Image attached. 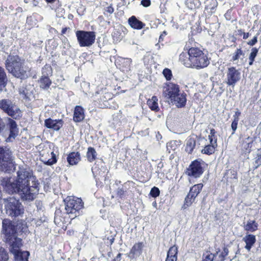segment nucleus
Listing matches in <instances>:
<instances>
[{
    "label": "nucleus",
    "mask_w": 261,
    "mask_h": 261,
    "mask_svg": "<svg viewBox=\"0 0 261 261\" xmlns=\"http://www.w3.org/2000/svg\"><path fill=\"white\" fill-rule=\"evenodd\" d=\"M1 185L8 193H19L23 199L28 200H33L39 190L38 180L34 179L30 185L28 177L22 178L19 171L16 180L12 181L10 177H4L1 181Z\"/></svg>",
    "instance_id": "f257e3e1"
},
{
    "label": "nucleus",
    "mask_w": 261,
    "mask_h": 261,
    "mask_svg": "<svg viewBox=\"0 0 261 261\" xmlns=\"http://www.w3.org/2000/svg\"><path fill=\"white\" fill-rule=\"evenodd\" d=\"M196 43L193 39H189L184 47L186 51L180 54L178 60L187 68L201 69L210 64V60L208 54L196 46Z\"/></svg>",
    "instance_id": "f03ea898"
},
{
    "label": "nucleus",
    "mask_w": 261,
    "mask_h": 261,
    "mask_svg": "<svg viewBox=\"0 0 261 261\" xmlns=\"http://www.w3.org/2000/svg\"><path fill=\"white\" fill-rule=\"evenodd\" d=\"M5 66L8 72L16 78L25 80L29 76L30 70L25 66L24 59L18 55H8Z\"/></svg>",
    "instance_id": "7ed1b4c3"
},
{
    "label": "nucleus",
    "mask_w": 261,
    "mask_h": 261,
    "mask_svg": "<svg viewBox=\"0 0 261 261\" xmlns=\"http://www.w3.org/2000/svg\"><path fill=\"white\" fill-rule=\"evenodd\" d=\"M163 94L178 108L184 107L186 104V94L180 93L179 87L173 83H166L163 88Z\"/></svg>",
    "instance_id": "20e7f679"
},
{
    "label": "nucleus",
    "mask_w": 261,
    "mask_h": 261,
    "mask_svg": "<svg viewBox=\"0 0 261 261\" xmlns=\"http://www.w3.org/2000/svg\"><path fill=\"white\" fill-rule=\"evenodd\" d=\"M64 201L66 214L69 215L71 219L80 215V211L84 208V202L81 198L67 196Z\"/></svg>",
    "instance_id": "39448f33"
},
{
    "label": "nucleus",
    "mask_w": 261,
    "mask_h": 261,
    "mask_svg": "<svg viewBox=\"0 0 261 261\" xmlns=\"http://www.w3.org/2000/svg\"><path fill=\"white\" fill-rule=\"evenodd\" d=\"M12 152L6 147H0V169L8 172L13 166Z\"/></svg>",
    "instance_id": "423d86ee"
},
{
    "label": "nucleus",
    "mask_w": 261,
    "mask_h": 261,
    "mask_svg": "<svg viewBox=\"0 0 261 261\" xmlns=\"http://www.w3.org/2000/svg\"><path fill=\"white\" fill-rule=\"evenodd\" d=\"M75 35L81 47H89L95 40V33L93 31L79 30L75 32Z\"/></svg>",
    "instance_id": "0eeeda50"
},
{
    "label": "nucleus",
    "mask_w": 261,
    "mask_h": 261,
    "mask_svg": "<svg viewBox=\"0 0 261 261\" xmlns=\"http://www.w3.org/2000/svg\"><path fill=\"white\" fill-rule=\"evenodd\" d=\"M0 109L12 118L18 120L22 116V112L18 108L14 109V106L12 104L11 101L7 99H3L0 100Z\"/></svg>",
    "instance_id": "6e6552de"
},
{
    "label": "nucleus",
    "mask_w": 261,
    "mask_h": 261,
    "mask_svg": "<svg viewBox=\"0 0 261 261\" xmlns=\"http://www.w3.org/2000/svg\"><path fill=\"white\" fill-rule=\"evenodd\" d=\"M2 231L6 241H12L17 237V225L9 219L3 220Z\"/></svg>",
    "instance_id": "1a4fd4ad"
},
{
    "label": "nucleus",
    "mask_w": 261,
    "mask_h": 261,
    "mask_svg": "<svg viewBox=\"0 0 261 261\" xmlns=\"http://www.w3.org/2000/svg\"><path fill=\"white\" fill-rule=\"evenodd\" d=\"M19 200L14 197H10L7 199L5 207L7 213L12 217H16L23 213V209Z\"/></svg>",
    "instance_id": "9d476101"
},
{
    "label": "nucleus",
    "mask_w": 261,
    "mask_h": 261,
    "mask_svg": "<svg viewBox=\"0 0 261 261\" xmlns=\"http://www.w3.org/2000/svg\"><path fill=\"white\" fill-rule=\"evenodd\" d=\"M202 162H203L201 159H196L192 161L187 168L186 174L190 177H200L204 172Z\"/></svg>",
    "instance_id": "9b49d317"
},
{
    "label": "nucleus",
    "mask_w": 261,
    "mask_h": 261,
    "mask_svg": "<svg viewBox=\"0 0 261 261\" xmlns=\"http://www.w3.org/2000/svg\"><path fill=\"white\" fill-rule=\"evenodd\" d=\"M241 75V72L236 67L231 66L228 68L226 72V84L228 86L234 87L240 80Z\"/></svg>",
    "instance_id": "f8f14e48"
},
{
    "label": "nucleus",
    "mask_w": 261,
    "mask_h": 261,
    "mask_svg": "<svg viewBox=\"0 0 261 261\" xmlns=\"http://www.w3.org/2000/svg\"><path fill=\"white\" fill-rule=\"evenodd\" d=\"M143 247L144 244L142 242L136 243L126 255L130 259H136L142 254Z\"/></svg>",
    "instance_id": "ddd939ff"
},
{
    "label": "nucleus",
    "mask_w": 261,
    "mask_h": 261,
    "mask_svg": "<svg viewBox=\"0 0 261 261\" xmlns=\"http://www.w3.org/2000/svg\"><path fill=\"white\" fill-rule=\"evenodd\" d=\"M132 60L130 58H119L115 61L117 67L124 72L130 70Z\"/></svg>",
    "instance_id": "4468645a"
},
{
    "label": "nucleus",
    "mask_w": 261,
    "mask_h": 261,
    "mask_svg": "<svg viewBox=\"0 0 261 261\" xmlns=\"http://www.w3.org/2000/svg\"><path fill=\"white\" fill-rule=\"evenodd\" d=\"M64 122L62 119H53L50 118L44 120V125L46 127L58 131L63 126Z\"/></svg>",
    "instance_id": "2eb2a0df"
},
{
    "label": "nucleus",
    "mask_w": 261,
    "mask_h": 261,
    "mask_svg": "<svg viewBox=\"0 0 261 261\" xmlns=\"http://www.w3.org/2000/svg\"><path fill=\"white\" fill-rule=\"evenodd\" d=\"M252 140L249 137L243 140L239 146V150L242 155L248 154L251 151Z\"/></svg>",
    "instance_id": "dca6fc26"
},
{
    "label": "nucleus",
    "mask_w": 261,
    "mask_h": 261,
    "mask_svg": "<svg viewBox=\"0 0 261 261\" xmlns=\"http://www.w3.org/2000/svg\"><path fill=\"white\" fill-rule=\"evenodd\" d=\"M242 241L245 243L244 248L250 251L254 246L256 239L255 235L247 233L242 239Z\"/></svg>",
    "instance_id": "f3484780"
},
{
    "label": "nucleus",
    "mask_w": 261,
    "mask_h": 261,
    "mask_svg": "<svg viewBox=\"0 0 261 261\" xmlns=\"http://www.w3.org/2000/svg\"><path fill=\"white\" fill-rule=\"evenodd\" d=\"M128 23L132 28L135 30H141L145 26V24L144 22L138 19L134 15L128 18Z\"/></svg>",
    "instance_id": "a211bd4d"
},
{
    "label": "nucleus",
    "mask_w": 261,
    "mask_h": 261,
    "mask_svg": "<svg viewBox=\"0 0 261 261\" xmlns=\"http://www.w3.org/2000/svg\"><path fill=\"white\" fill-rule=\"evenodd\" d=\"M81 160V154L79 151L71 152L67 155V161L70 166L77 165Z\"/></svg>",
    "instance_id": "6ab92c4d"
},
{
    "label": "nucleus",
    "mask_w": 261,
    "mask_h": 261,
    "mask_svg": "<svg viewBox=\"0 0 261 261\" xmlns=\"http://www.w3.org/2000/svg\"><path fill=\"white\" fill-rule=\"evenodd\" d=\"M85 118L84 110L82 107L76 106L74 108L73 120L75 122H80Z\"/></svg>",
    "instance_id": "aec40b11"
},
{
    "label": "nucleus",
    "mask_w": 261,
    "mask_h": 261,
    "mask_svg": "<svg viewBox=\"0 0 261 261\" xmlns=\"http://www.w3.org/2000/svg\"><path fill=\"white\" fill-rule=\"evenodd\" d=\"M7 242L10 244V251L13 254L15 253L16 251H19L20 248L21 246V240L18 238L17 237H15V239L12 241H6Z\"/></svg>",
    "instance_id": "412c9836"
},
{
    "label": "nucleus",
    "mask_w": 261,
    "mask_h": 261,
    "mask_svg": "<svg viewBox=\"0 0 261 261\" xmlns=\"http://www.w3.org/2000/svg\"><path fill=\"white\" fill-rule=\"evenodd\" d=\"M244 55V51L242 48H237L234 52L230 55V61L234 63H237L239 59H243Z\"/></svg>",
    "instance_id": "4be33fe9"
},
{
    "label": "nucleus",
    "mask_w": 261,
    "mask_h": 261,
    "mask_svg": "<svg viewBox=\"0 0 261 261\" xmlns=\"http://www.w3.org/2000/svg\"><path fill=\"white\" fill-rule=\"evenodd\" d=\"M178 247L176 245L170 247L167 252L165 261H177Z\"/></svg>",
    "instance_id": "5701e85b"
},
{
    "label": "nucleus",
    "mask_w": 261,
    "mask_h": 261,
    "mask_svg": "<svg viewBox=\"0 0 261 261\" xmlns=\"http://www.w3.org/2000/svg\"><path fill=\"white\" fill-rule=\"evenodd\" d=\"M8 122L10 130L9 137L15 138L18 133V128L17 127V123L11 118H9Z\"/></svg>",
    "instance_id": "b1692460"
},
{
    "label": "nucleus",
    "mask_w": 261,
    "mask_h": 261,
    "mask_svg": "<svg viewBox=\"0 0 261 261\" xmlns=\"http://www.w3.org/2000/svg\"><path fill=\"white\" fill-rule=\"evenodd\" d=\"M196 140L193 137H189L186 143L185 151L189 154H191L196 147Z\"/></svg>",
    "instance_id": "393cba45"
},
{
    "label": "nucleus",
    "mask_w": 261,
    "mask_h": 261,
    "mask_svg": "<svg viewBox=\"0 0 261 261\" xmlns=\"http://www.w3.org/2000/svg\"><path fill=\"white\" fill-rule=\"evenodd\" d=\"M14 255V261H29V257L30 255L28 251H16Z\"/></svg>",
    "instance_id": "a878e982"
},
{
    "label": "nucleus",
    "mask_w": 261,
    "mask_h": 261,
    "mask_svg": "<svg viewBox=\"0 0 261 261\" xmlns=\"http://www.w3.org/2000/svg\"><path fill=\"white\" fill-rule=\"evenodd\" d=\"M39 87L43 90H47L52 84L51 80L47 76H41L38 80Z\"/></svg>",
    "instance_id": "bb28decb"
},
{
    "label": "nucleus",
    "mask_w": 261,
    "mask_h": 261,
    "mask_svg": "<svg viewBox=\"0 0 261 261\" xmlns=\"http://www.w3.org/2000/svg\"><path fill=\"white\" fill-rule=\"evenodd\" d=\"M158 101V99L157 97L156 96H153L151 98L148 99L147 105L152 111L158 112L160 109Z\"/></svg>",
    "instance_id": "cd10ccee"
},
{
    "label": "nucleus",
    "mask_w": 261,
    "mask_h": 261,
    "mask_svg": "<svg viewBox=\"0 0 261 261\" xmlns=\"http://www.w3.org/2000/svg\"><path fill=\"white\" fill-rule=\"evenodd\" d=\"M196 198L195 196L189 192L185 198L184 204L181 207L182 209L186 210L191 206L195 202Z\"/></svg>",
    "instance_id": "c85d7f7f"
},
{
    "label": "nucleus",
    "mask_w": 261,
    "mask_h": 261,
    "mask_svg": "<svg viewBox=\"0 0 261 261\" xmlns=\"http://www.w3.org/2000/svg\"><path fill=\"white\" fill-rule=\"evenodd\" d=\"M208 3L206 5L205 10L207 11L210 15L214 13L218 6V2L216 0H208Z\"/></svg>",
    "instance_id": "c756f323"
},
{
    "label": "nucleus",
    "mask_w": 261,
    "mask_h": 261,
    "mask_svg": "<svg viewBox=\"0 0 261 261\" xmlns=\"http://www.w3.org/2000/svg\"><path fill=\"white\" fill-rule=\"evenodd\" d=\"M65 215H67L65 213H63L60 208L57 209L55 213L54 221L56 223H59L60 222L65 223Z\"/></svg>",
    "instance_id": "7c9ffc66"
},
{
    "label": "nucleus",
    "mask_w": 261,
    "mask_h": 261,
    "mask_svg": "<svg viewBox=\"0 0 261 261\" xmlns=\"http://www.w3.org/2000/svg\"><path fill=\"white\" fill-rule=\"evenodd\" d=\"M65 215H67L65 213H63L60 208L57 209L55 213L54 221L56 223H59L60 222L65 223Z\"/></svg>",
    "instance_id": "2f4dec72"
},
{
    "label": "nucleus",
    "mask_w": 261,
    "mask_h": 261,
    "mask_svg": "<svg viewBox=\"0 0 261 261\" xmlns=\"http://www.w3.org/2000/svg\"><path fill=\"white\" fill-rule=\"evenodd\" d=\"M244 230L247 232H253L258 228V224L255 220H249L244 226Z\"/></svg>",
    "instance_id": "473e14b6"
},
{
    "label": "nucleus",
    "mask_w": 261,
    "mask_h": 261,
    "mask_svg": "<svg viewBox=\"0 0 261 261\" xmlns=\"http://www.w3.org/2000/svg\"><path fill=\"white\" fill-rule=\"evenodd\" d=\"M86 157L87 160L90 163L93 162L96 159L97 152L93 147H89L88 148L87 152L86 153Z\"/></svg>",
    "instance_id": "72a5a7b5"
},
{
    "label": "nucleus",
    "mask_w": 261,
    "mask_h": 261,
    "mask_svg": "<svg viewBox=\"0 0 261 261\" xmlns=\"http://www.w3.org/2000/svg\"><path fill=\"white\" fill-rule=\"evenodd\" d=\"M7 83V77L4 69L0 66V90L5 87Z\"/></svg>",
    "instance_id": "f704fd0d"
},
{
    "label": "nucleus",
    "mask_w": 261,
    "mask_h": 261,
    "mask_svg": "<svg viewBox=\"0 0 261 261\" xmlns=\"http://www.w3.org/2000/svg\"><path fill=\"white\" fill-rule=\"evenodd\" d=\"M220 249H218L215 253H212L209 250H206L202 255L201 261H213L215 257L219 253Z\"/></svg>",
    "instance_id": "c9c22d12"
},
{
    "label": "nucleus",
    "mask_w": 261,
    "mask_h": 261,
    "mask_svg": "<svg viewBox=\"0 0 261 261\" xmlns=\"http://www.w3.org/2000/svg\"><path fill=\"white\" fill-rule=\"evenodd\" d=\"M203 187V185L202 183L194 185L190 188L189 192L193 196H195V197H197L198 194L202 191Z\"/></svg>",
    "instance_id": "e433bc0d"
},
{
    "label": "nucleus",
    "mask_w": 261,
    "mask_h": 261,
    "mask_svg": "<svg viewBox=\"0 0 261 261\" xmlns=\"http://www.w3.org/2000/svg\"><path fill=\"white\" fill-rule=\"evenodd\" d=\"M112 98L111 93L109 92H106L100 96L99 99V106L101 108L107 106L105 102H107L109 100L111 99Z\"/></svg>",
    "instance_id": "4c0bfd02"
},
{
    "label": "nucleus",
    "mask_w": 261,
    "mask_h": 261,
    "mask_svg": "<svg viewBox=\"0 0 261 261\" xmlns=\"http://www.w3.org/2000/svg\"><path fill=\"white\" fill-rule=\"evenodd\" d=\"M229 251L226 246H224L222 251L219 254H217L215 257V261H224L226 257L228 255Z\"/></svg>",
    "instance_id": "58836bf2"
},
{
    "label": "nucleus",
    "mask_w": 261,
    "mask_h": 261,
    "mask_svg": "<svg viewBox=\"0 0 261 261\" xmlns=\"http://www.w3.org/2000/svg\"><path fill=\"white\" fill-rule=\"evenodd\" d=\"M217 146H215V144H210L205 145L204 148L201 150V152L203 154L211 155L214 153L216 148Z\"/></svg>",
    "instance_id": "ea45409f"
},
{
    "label": "nucleus",
    "mask_w": 261,
    "mask_h": 261,
    "mask_svg": "<svg viewBox=\"0 0 261 261\" xmlns=\"http://www.w3.org/2000/svg\"><path fill=\"white\" fill-rule=\"evenodd\" d=\"M200 4L199 0H186L187 7L191 10L199 8Z\"/></svg>",
    "instance_id": "a19ab883"
},
{
    "label": "nucleus",
    "mask_w": 261,
    "mask_h": 261,
    "mask_svg": "<svg viewBox=\"0 0 261 261\" xmlns=\"http://www.w3.org/2000/svg\"><path fill=\"white\" fill-rule=\"evenodd\" d=\"M227 175V181L231 182L233 180H237L238 179V173L236 170H229L226 173Z\"/></svg>",
    "instance_id": "79ce46f5"
},
{
    "label": "nucleus",
    "mask_w": 261,
    "mask_h": 261,
    "mask_svg": "<svg viewBox=\"0 0 261 261\" xmlns=\"http://www.w3.org/2000/svg\"><path fill=\"white\" fill-rule=\"evenodd\" d=\"M216 131L213 128L210 129V133L208 136L210 144H215V146H217V137L216 136Z\"/></svg>",
    "instance_id": "37998d69"
},
{
    "label": "nucleus",
    "mask_w": 261,
    "mask_h": 261,
    "mask_svg": "<svg viewBox=\"0 0 261 261\" xmlns=\"http://www.w3.org/2000/svg\"><path fill=\"white\" fill-rule=\"evenodd\" d=\"M258 51V49L256 47H253L251 49V53L249 56V65H252L255 60Z\"/></svg>",
    "instance_id": "c03bdc74"
},
{
    "label": "nucleus",
    "mask_w": 261,
    "mask_h": 261,
    "mask_svg": "<svg viewBox=\"0 0 261 261\" xmlns=\"http://www.w3.org/2000/svg\"><path fill=\"white\" fill-rule=\"evenodd\" d=\"M53 73V69L51 66L49 64H45L42 69V76L51 75Z\"/></svg>",
    "instance_id": "a18cd8bd"
},
{
    "label": "nucleus",
    "mask_w": 261,
    "mask_h": 261,
    "mask_svg": "<svg viewBox=\"0 0 261 261\" xmlns=\"http://www.w3.org/2000/svg\"><path fill=\"white\" fill-rule=\"evenodd\" d=\"M51 158L47 161H43L44 163L47 165H52L57 163V160L54 151L51 152Z\"/></svg>",
    "instance_id": "49530a36"
},
{
    "label": "nucleus",
    "mask_w": 261,
    "mask_h": 261,
    "mask_svg": "<svg viewBox=\"0 0 261 261\" xmlns=\"http://www.w3.org/2000/svg\"><path fill=\"white\" fill-rule=\"evenodd\" d=\"M163 74L167 81L171 80L172 77V71L168 68H166L163 70Z\"/></svg>",
    "instance_id": "de8ad7c7"
},
{
    "label": "nucleus",
    "mask_w": 261,
    "mask_h": 261,
    "mask_svg": "<svg viewBox=\"0 0 261 261\" xmlns=\"http://www.w3.org/2000/svg\"><path fill=\"white\" fill-rule=\"evenodd\" d=\"M112 37L114 40L119 41L122 38L121 33L117 30H115L112 33Z\"/></svg>",
    "instance_id": "09e8293b"
},
{
    "label": "nucleus",
    "mask_w": 261,
    "mask_h": 261,
    "mask_svg": "<svg viewBox=\"0 0 261 261\" xmlns=\"http://www.w3.org/2000/svg\"><path fill=\"white\" fill-rule=\"evenodd\" d=\"M160 191L158 188L156 187H153L150 192V195L154 198H156L160 195Z\"/></svg>",
    "instance_id": "8fccbe9b"
},
{
    "label": "nucleus",
    "mask_w": 261,
    "mask_h": 261,
    "mask_svg": "<svg viewBox=\"0 0 261 261\" xmlns=\"http://www.w3.org/2000/svg\"><path fill=\"white\" fill-rule=\"evenodd\" d=\"M259 152L257 154V156L255 158V163L258 165H261V148L258 149Z\"/></svg>",
    "instance_id": "3c124183"
},
{
    "label": "nucleus",
    "mask_w": 261,
    "mask_h": 261,
    "mask_svg": "<svg viewBox=\"0 0 261 261\" xmlns=\"http://www.w3.org/2000/svg\"><path fill=\"white\" fill-rule=\"evenodd\" d=\"M2 253V260L3 261H7L9 259V255L8 253L3 249L2 251H1Z\"/></svg>",
    "instance_id": "603ef678"
},
{
    "label": "nucleus",
    "mask_w": 261,
    "mask_h": 261,
    "mask_svg": "<svg viewBox=\"0 0 261 261\" xmlns=\"http://www.w3.org/2000/svg\"><path fill=\"white\" fill-rule=\"evenodd\" d=\"M257 35L255 36L251 40L247 42V44L250 46H253L257 42Z\"/></svg>",
    "instance_id": "864d4df0"
},
{
    "label": "nucleus",
    "mask_w": 261,
    "mask_h": 261,
    "mask_svg": "<svg viewBox=\"0 0 261 261\" xmlns=\"http://www.w3.org/2000/svg\"><path fill=\"white\" fill-rule=\"evenodd\" d=\"M238 121H237V120H233L232 123H231V128L232 129V134H234L237 128V126H238Z\"/></svg>",
    "instance_id": "5fc2aeb1"
},
{
    "label": "nucleus",
    "mask_w": 261,
    "mask_h": 261,
    "mask_svg": "<svg viewBox=\"0 0 261 261\" xmlns=\"http://www.w3.org/2000/svg\"><path fill=\"white\" fill-rule=\"evenodd\" d=\"M114 11V9L112 5H111L110 6L106 7L105 9V12L104 14H106V12L109 13V14H112Z\"/></svg>",
    "instance_id": "6e6d98bb"
},
{
    "label": "nucleus",
    "mask_w": 261,
    "mask_h": 261,
    "mask_svg": "<svg viewBox=\"0 0 261 261\" xmlns=\"http://www.w3.org/2000/svg\"><path fill=\"white\" fill-rule=\"evenodd\" d=\"M124 195H125V191H124V190L122 188L119 189L118 190V191L117 192V196H118L120 198H122V197H124Z\"/></svg>",
    "instance_id": "4d7b16f0"
},
{
    "label": "nucleus",
    "mask_w": 261,
    "mask_h": 261,
    "mask_svg": "<svg viewBox=\"0 0 261 261\" xmlns=\"http://www.w3.org/2000/svg\"><path fill=\"white\" fill-rule=\"evenodd\" d=\"M141 5L144 7H148L151 5L150 0H142L141 2Z\"/></svg>",
    "instance_id": "13d9d810"
},
{
    "label": "nucleus",
    "mask_w": 261,
    "mask_h": 261,
    "mask_svg": "<svg viewBox=\"0 0 261 261\" xmlns=\"http://www.w3.org/2000/svg\"><path fill=\"white\" fill-rule=\"evenodd\" d=\"M167 35V33L166 31H164L160 35L159 39V42H163L164 40V37Z\"/></svg>",
    "instance_id": "bf43d9fd"
},
{
    "label": "nucleus",
    "mask_w": 261,
    "mask_h": 261,
    "mask_svg": "<svg viewBox=\"0 0 261 261\" xmlns=\"http://www.w3.org/2000/svg\"><path fill=\"white\" fill-rule=\"evenodd\" d=\"M241 112L239 111H237L235 112V114L233 115V120L239 121V117L241 115Z\"/></svg>",
    "instance_id": "052dcab7"
},
{
    "label": "nucleus",
    "mask_w": 261,
    "mask_h": 261,
    "mask_svg": "<svg viewBox=\"0 0 261 261\" xmlns=\"http://www.w3.org/2000/svg\"><path fill=\"white\" fill-rule=\"evenodd\" d=\"M121 255L122 254L121 253H119L113 261H120Z\"/></svg>",
    "instance_id": "680f3d73"
},
{
    "label": "nucleus",
    "mask_w": 261,
    "mask_h": 261,
    "mask_svg": "<svg viewBox=\"0 0 261 261\" xmlns=\"http://www.w3.org/2000/svg\"><path fill=\"white\" fill-rule=\"evenodd\" d=\"M121 255L122 254L121 253H119L113 261H120Z\"/></svg>",
    "instance_id": "e2e57ef3"
},
{
    "label": "nucleus",
    "mask_w": 261,
    "mask_h": 261,
    "mask_svg": "<svg viewBox=\"0 0 261 261\" xmlns=\"http://www.w3.org/2000/svg\"><path fill=\"white\" fill-rule=\"evenodd\" d=\"M250 36V34L249 33L247 32V33H245L244 32V34H243V39H247Z\"/></svg>",
    "instance_id": "0e129e2a"
},
{
    "label": "nucleus",
    "mask_w": 261,
    "mask_h": 261,
    "mask_svg": "<svg viewBox=\"0 0 261 261\" xmlns=\"http://www.w3.org/2000/svg\"><path fill=\"white\" fill-rule=\"evenodd\" d=\"M69 29V28H68V27H65V28H63L62 30V31H61V34L64 35V34L66 33V31Z\"/></svg>",
    "instance_id": "69168bd1"
},
{
    "label": "nucleus",
    "mask_w": 261,
    "mask_h": 261,
    "mask_svg": "<svg viewBox=\"0 0 261 261\" xmlns=\"http://www.w3.org/2000/svg\"><path fill=\"white\" fill-rule=\"evenodd\" d=\"M237 32H238V35L240 36L243 35V34L244 33V32L243 31V30L242 29L238 30Z\"/></svg>",
    "instance_id": "338daca9"
},
{
    "label": "nucleus",
    "mask_w": 261,
    "mask_h": 261,
    "mask_svg": "<svg viewBox=\"0 0 261 261\" xmlns=\"http://www.w3.org/2000/svg\"><path fill=\"white\" fill-rule=\"evenodd\" d=\"M56 0H45V1L47 3H52L56 1Z\"/></svg>",
    "instance_id": "774afa93"
}]
</instances>
